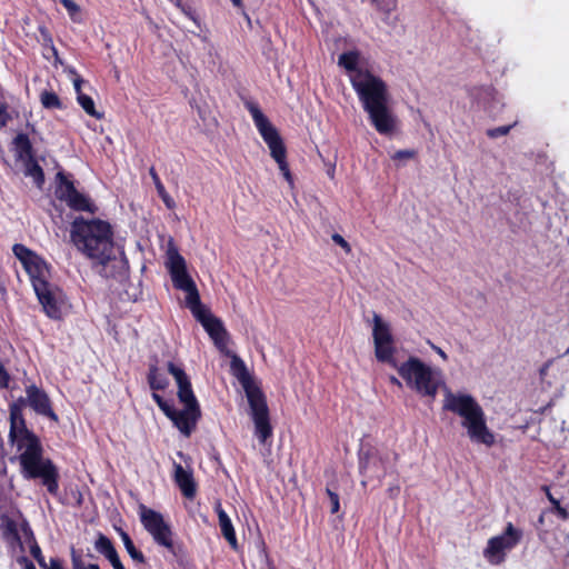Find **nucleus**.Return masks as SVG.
<instances>
[{"instance_id": "obj_1", "label": "nucleus", "mask_w": 569, "mask_h": 569, "mask_svg": "<svg viewBox=\"0 0 569 569\" xmlns=\"http://www.w3.org/2000/svg\"><path fill=\"white\" fill-rule=\"evenodd\" d=\"M28 405L38 415L58 421L47 392L36 385L26 388V398H20L10 407L9 438L17 447L22 475L26 479H41L49 493L56 496L59 490V472L50 459L42 456L39 438L26 427L22 406Z\"/></svg>"}, {"instance_id": "obj_2", "label": "nucleus", "mask_w": 569, "mask_h": 569, "mask_svg": "<svg viewBox=\"0 0 569 569\" xmlns=\"http://www.w3.org/2000/svg\"><path fill=\"white\" fill-rule=\"evenodd\" d=\"M359 60L360 52L350 50L339 56L338 64L348 72L350 83L373 128L380 134H391L397 120L389 108L387 83L370 70L359 67Z\"/></svg>"}, {"instance_id": "obj_3", "label": "nucleus", "mask_w": 569, "mask_h": 569, "mask_svg": "<svg viewBox=\"0 0 569 569\" xmlns=\"http://www.w3.org/2000/svg\"><path fill=\"white\" fill-rule=\"evenodd\" d=\"M71 241L102 277H116L124 271V253L113 242L109 222L100 219L76 218L70 229Z\"/></svg>"}, {"instance_id": "obj_4", "label": "nucleus", "mask_w": 569, "mask_h": 569, "mask_svg": "<svg viewBox=\"0 0 569 569\" xmlns=\"http://www.w3.org/2000/svg\"><path fill=\"white\" fill-rule=\"evenodd\" d=\"M443 410L462 418L461 426L467 430L471 442L490 448L496 442L495 433L488 428L481 406L471 395L446 392Z\"/></svg>"}, {"instance_id": "obj_5", "label": "nucleus", "mask_w": 569, "mask_h": 569, "mask_svg": "<svg viewBox=\"0 0 569 569\" xmlns=\"http://www.w3.org/2000/svg\"><path fill=\"white\" fill-rule=\"evenodd\" d=\"M168 371L176 380L178 387L179 401L184 406L182 410H177L172 406V415L167 416L179 431L189 437L197 426V422L201 416L200 406L193 393L189 377L184 370L173 362H168Z\"/></svg>"}, {"instance_id": "obj_6", "label": "nucleus", "mask_w": 569, "mask_h": 569, "mask_svg": "<svg viewBox=\"0 0 569 569\" xmlns=\"http://www.w3.org/2000/svg\"><path fill=\"white\" fill-rule=\"evenodd\" d=\"M251 118L264 143L270 150L271 158L278 164V168L284 180L292 187L293 176L287 161V148L278 129L271 123L268 117L257 104L251 103Z\"/></svg>"}, {"instance_id": "obj_7", "label": "nucleus", "mask_w": 569, "mask_h": 569, "mask_svg": "<svg viewBox=\"0 0 569 569\" xmlns=\"http://www.w3.org/2000/svg\"><path fill=\"white\" fill-rule=\"evenodd\" d=\"M251 421L253 435L263 448V456L271 455L273 443V426L267 397L260 385L251 377Z\"/></svg>"}, {"instance_id": "obj_8", "label": "nucleus", "mask_w": 569, "mask_h": 569, "mask_svg": "<svg viewBox=\"0 0 569 569\" xmlns=\"http://www.w3.org/2000/svg\"><path fill=\"white\" fill-rule=\"evenodd\" d=\"M396 369L409 388L421 396L436 397L439 381L436 379L431 367L418 357L410 356L407 361L400 363Z\"/></svg>"}, {"instance_id": "obj_9", "label": "nucleus", "mask_w": 569, "mask_h": 569, "mask_svg": "<svg viewBox=\"0 0 569 569\" xmlns=\"http://www.w3.org/2000/svg\"><path fill=\"white\" fill-rule=\"evenodd\" d=\"M32 286L44 313L53 320L61 319L69 307L64 292L47 281L46 273L36 277Z\"/></svg>"}, {"instance_id": "obj_10", "label": "nucleus", "mask_w": 569, "mask_h": 569, "mask_svg": "<svg viewBox=\"0 0 569 569\" xmlns=\"http://www.w3.org/2000/svg\"><path fill=\"white\" fill-rule=\"evenodd\" d=\"M522 537V530L508 522L500 535L488 540L482 552L485 559L492 566H500L506 561L507 553L520 543Z\"/></svg>"}, {"instance_id": "obj_11", "label": "nucleus", "mask_w": 569, "mask_h": 569, "mask_svg": "<svg viewBox=\"0 0 569 569\" xmlns=\"http://www.w3.org/2000/svg\"><path fill=\"white\" fill-rule=\"evenodd\" d=\"M167 268L174 287L187 293L188 308L192 309L201 303L196 283L187 272L186 260L176 249L168 250Z\"/></svg>"}, {"instance_id": "obj_12", "label": "nucleus", "mask_w": 569, "mask_h": 569, "mask_svg": "<svg viewBox=\"0 0 569 569\" xmlns=\"http://www.w3.org/2000/svg\"><path fill=\"white\" fill-rule=\"evenodd\" d=\"M167 268L174 287L187 293L188 308L192 309L201 303L196 283L187 272L186 260L176 249L168 250Z\"/></svg>"}, {"instance_id": "obj_13", "label": "nucleus", "mask_w": 569, "mask_h": 569, "mask_svg": "<svg viewBox=\"0 0 569 569\" xmlns=\"http://www.w3.org/2000/svg\"><path fill=\"white\" fill-rule=\"evenodd\" d=\"M139 517L143 528L151 535L153 540L167 548L173 549L172 531L170 525L164 521L163 516L144 505L139 506Z\"/></svg>"}, {"instance_id": "obj_14", "label": "nucleus", "mask_w": 569, "mask_h": 569, "mask_svg": "<svg viewBox=\"0 0 569 569\" xmlns=\"http://www.w3.org/2000/svg\"><path fill=\"white\" fill-rule=\"evenodd\" d=\"M58 186L56 196L59 200L64 201L71 209L77 211H88L93 213L96 206L88 197L80 193L73 186V182L68 180L62 172L57 173Z\"/></svg>"}, {"instance_id": "obj_15", "label": "nucleus", "mask_w": 569, "mask_h": 569, "mask_svg": "<svg viewBox=\"0 0 569 569\" xmlns=\"http://www.w3.org/2000/svg\"><path fill=\"white\" fill-rule=\"evenodd\" d=\"M190 310L213 340L216 347L224 352L227 350V331L221 321L213 317L201 303Z\"/></svg>"}, {"instance_id": "obj_16", "label": "nucleus", "mask_w": 569, "mask_h": 569, "mask_svg": "<svg viewBox=\"0 0 569 569\" xmlns=\"http://www.w3.org/2000/svg\"><path fill=\"white\" fill-rule=\"evenodd\" d=\"M387 458L376 456L372 450L360 453L359 471L367 479L373 478L381 481L387 475Z\"/></svg>"}, {"instance_id": "obj_17", "label": "nucleus", "mask_w": 569, "mask_h": 569, "mask_svg": "<svg viewBox=\"0 0 569 569\" xmlns=\"http://www.w3.org/2000/svg\"><path fill=\"white\" fill-rule=\"evenodd\" d=\"M12 250L14 256L22 262L31 280L47 272L46 263L26 246L17 243Z\"/></svg>"}, {"instance_id": "obj_18", "label": "nucleus", "mask_w": 569, "mask_h": 569, "mask_svg": "<svg viewBox=\"0 0 569 569\" xmlns=\"http://www.w3.org/2000/svg\"><path fill=\"white\" fill-rule=\"evenodd\" d=\"M224 352L231 357L230 371L232 376L238 379L239 383L242 387L243 396L249 402V372L247 366L244 361L237 355L231 353L228 350H226Z\"/></svg>"}, {"instance_id": "obj_19", "label": "nucleus", "mask_w": 569, "mask_h": 569, "mask_svg": "<svg viewBox=\"0 0 569 569\" xmlns=\"http://www.w3.org/2000/svg\"><path fill=\"white\" fill-rule=\"evenodd\" d=\"M174 481L182 495L192 499L196 496V482L192 472L184 470L180 463L174 462Z\"/></svg>"}, {"instance_id": "obj_20", "label": "nucleus", "mask_w": 569, "mask_h": 569, "mask_svg": "<svg viewBox=\"0 0 569 569\" xmlns=\"http://www.w3.org/2000/svg\"><path fill=\"white\" fill-rule=\"evenodd\" d=\"M13 151L16 159L21 162L34 157L32 143L26 133H19L13 139Z\"/></svg>"}, {"instance_id": "obj_21", "label": "nucleus", "mask_w": 569, "mask_h": 569, "mask_svg": "<svg viewBox=\"0 0 569 569\" xmlns=\"http://www.w3.org/2000/svg\"><path fill=\"white\" fill-rule=\"evenodd\" d=\"M82 82H83V80L79 76H77L73 79V87L77 92V100H78L79 104L81 106V108L89 116H91L96 119H100L102 117V114L96 110L94 101L92 100V98L81 92Z\"/></svg>"}, {"instance_id": "obj_22", "label": "nucleus", "mask_w": 569, "mask_h": 569, "mask_svg": "<svg viewBox=\"0 0 569 569\" xmlns=\"http://www.w3.org/2000/svg\"><path fill=\"white\" fill-rule=\"evenodd\" d=\"M216 511L218 513L219 526L223 537L227 539V541L233 549H237V539L231 520L228 517L227 512L222 509L221 503H217Z\"/></svg>"}, {"instance_id": "obj_23", "label": "nucleus", "mask_w": 569, "mask_h": 569, "mask_svg": "<svg viewBox=\"0 0 569 569\" xmlns=\"http://www.w3.org/2000/svg\"><path fill=\"white\" fill-rule=\"evenodd\" d=\"M373 342L378 343H389L393 342V337L391 335L390 328L387 323H385L379 315L373 316Z\"/></svg>"}, {"instance_id": "obj_24", "label": "nucleus", "mask_w": 569, "mask_h": 569, "mask_svg": "<svg viewBox=\"0 0 569 569\" xmlns=\"http://www.w3.org/2000/svg\"><path fill=\"white\" fill-rule=\"evenodd\" d=\"M395 352L396 348L393 342L375 345V355L377 360L382 363H388L396 369L399 365L395 359Z\"/></svg>"}, {"instance_id": "obj_25", "label": "nucleus", "mask_w": 569, "mask_h": 569, "mask_svg": "<svg viewBox=\"0 0 569 569\" xmlns=\"http://www.w3.org/2000/svg\"><path fill=\"white\" fill-rule=\"evenodd\" d=\"M24 167V174L33 179L34 183L41 188L44 182V173L42 168L37 162L36 158L22 161Z\"/></svg>"}, {"instance_id": "obj_26", "label": "nucleus", "mask_w": 569, "mask_h": 569, "mask_svg": "<svg viewBox=\"0 0 569 569\" xmlns=\"http://www.w3.org/2000/svg\"><path fill=\"white\" fill-rule=\"evenodd\" d=\"M148 383L153 391L164 390L169 386V380L157 366L151 365L148 372Z\"/></svg>"}, {"instance_id": "obj_27", "label": "nucleus", "mask_w": 569, "mask_h": 569, "mask_svg": "<svg viewBox=\"0 0 569 569\" xmlns=\"http://www.w3.org/2000/svg\"><path fill=\"white\" fill-rule=\"evenodd\" d=\"M94 548L99 553L103 555L109 561L119 556L111 540L104 535H99L98 539L94 542Z\"/></svg>"}, {"instance_id": "obj_28", "label": "nucleus", "mask_w": 569, "mask_h": 569, "mask_svg": "<svg viewBox=\"0 0 569 569\" xmlns=\"http://www.w3.org/2000/svg\"><path fill=\"white\" fill-rule=\"evenodd\" d=\"M149 173L152 178V181L154 183L157 192H158L159 197L162 199V201L164 202L166 207L169 209L174 208L176 203H174L173 199L166 191V188L162 184V182L153 167L150 168Z\"/></svg>"}, {"instance_id": "obj_29", "label": "nucleus", "mask_w": 569, "mask_h": 569, "mask_svg": "<svg viewBox=\"0 0 569 569\" xmlns=\"http://www.w3.org/2000/svg\"><path fill=\"white\" fill-rule=\"evenodd\" d=\"M119 535H120V538L123 542V546H124L127 552L132 558V560L140 562V563H144L146 558H144L143 553L134 547L133 541L131 540L130 536L123 530H120Z\"/></svg>"}, {"instance_id": "obj_30", "label": "nucleus", "mask_w": 569, "mask_h": 569, "mask_svg": "<svg viewBox=\"0 0 569 569\" xmlns=\"http://www.w3.org/2000/svg\"><path fill=\"white\" fill-rule=\"evenodd\" d=\"M40 101L46 109H61L62 103L59 97L52 91H43Z\"/></svg>"}, {"instance_id": "obj_31", "label": "nucleus", "mask_w": 569, "mask_h": 569, "mask_svg": "<svg viewBox=\"0 0 569 569\" xmlns=\"http://www.w3.org/2000/svg\"><path fill=\"white\" fill-rule=\"evenodd\" d=\"M60 2L67 9L73 22H81V9L73 0H60Z\"/></svg>"}, {"instance_id": "obj_32", "label": "nucleus", "mask_w": 569, "mask_h": 569, "mask_svg": "<svg viewBox=\"0 0 569 569\" xmlns=\"http://www.w3.org/2000/svg\"><path fill=\"white\" fill-rule=\"evenodd\" d=\"M398 0H376L373 6L376 9L386 14L389 16L392 11L397 9Z\"/></svg>"}, {"instance_id": "obj_33", "label": "nucleus", "mask_w": 569, "mask_h": 569, "mask_svg": "<svg viewBox=\"0 0 569 569\" xmlns=\"http://www.w3.org/2000/svg\"><path fill=\"white\" fill-rule=\"evenodd\" d=\"M71 565L72 569H100L97 563L86 562L74 550L71 553Z\"/></svg>"}, {"instance_id": "obj_34", "label": "nucleus", "mask_w": 569, "mask_h": 569, "mask_svg": "<svg viewBox=\"0 0 569 569\" xmlns=\"http://www.w3.org/2000/svg\"><path fill=\"white\" fill-rule=\"evenodd\" d=\"M326 493L330 500V512L332 515L339 512V510H340L339 495L336 491H333L329 486H327V488H326Z\"/></svg>"}, {"instance_id": "obj_35", "label": "nucleus", "mask_w": 569, "mask_h": 569, "mask_svg": "<svg viewBox=\"0 0 569 569\" xmlns=\"http://www.w3.org/2000/svg\"><path fill=\"white\" fill-rule=\"evenodd\" d=\"M516 123L508 126H500L487 130V136L491 139H497L502 136H507Z\"/></svg>"}, {"instance_id": "obj_36", "label": "nucleus", "mask_w": 569, "mask_h": 569, "mask_svg": "<svg viewBox=\"0 0 569 569\" xmlns=\"http://www.w3.org/2000/svg\"><path fill=\"white\" fill-rule=\"evenodd\" d=\"M152 399L156 401L158 407L161 409V411L166 416L172 415V405H170L168 401H166L160 395H158L157 392L153 391Z\"/></svg>"}, {"instance_id": "obj_37", "label": "nucleus", "mask_w": 569, "mask_h": 569, "mask_svg": "<svg viewBox=\"0 0 569 569\" xmlns=\"http://www.w3.org/2000/svg\"><path fill=\"white\" fill-rule=\"evenodd\" d=\"M416 156H417V151L416 150L406 149V150H398V151H396L391 156V159L393 161H402V160L413 159V158H416Z\"/></svg>"}, {"instance_id": "obj_38", "label": "nucleus", "mask_w": 569, "mask_h": 569, "mask_svg": "<svg viewBox=\"0 0 569 569\" xmlns=\"http://www.w3.org/2000/svg\"><path fill=\"white\" fill-rule=\"evenodd\" d=\"M551 509L550 511L556 513L561 520H568L569 519V512L566 508H563L560 505L559 500H551Z\"/></svg>"}, {"instance_id": "obj_39", "label": "nucleus", "mask_w": 569, "mask_h": 569, "mask_svg": "<svg viewBox=\"0 0 569 569\" xmlns=\"http://www.w3.org/2000/svg\"><path fill=\"white\" fill-rule=\"evenodd\" d=\"M331 239H332V241H333L336 244L340 246V247L345 250V252H346L347 254H349V253L351 252V246L349 244V242H348V241H347V240H346L341 234H339V233H333V234L331 236Z\"/></svg>"}, {"instance_id": "obj_40", "label": "nucleus", "mask_w": 569, "mask_h": 569, "mask_svg": "<svg viewBox=\"0 0 569 569\" xmlns=\"http://www.w3.org/2000/svg\"><path fill=\"white\" fill-rule=\"evenodd\" d=\"M30 552H31L32 557L38 561L40 567L41 568H46V563L47 562H46V560H44V558L42 556L40 547L37 543L31 546Z\"/></svg>"}, {"instance_id": "obj_41", "label": "nucleus", "mask_w": 569, "mask_h": 569, "mask_svg": "<svg viewBox=\"0 0 569 569\" xmlns=\"http://www.w3.org/2000/svg\"><path fill=\"white\" fill-rule=\"evenodd\" d=\"M10 375L4 368L3 363L0 361V389H4L9 387Z\"/></svg>"}, {"instance_id": "obj_42", "label": "nucleus", "mask_w": 569, "mask_h": 569, "mask_svg": "<svg viewBox=\"0 0 569 569\" xmlns=\"http://www.w3.org/2000/svg\"><path fill=\"white\" fill-rule=\"evenodd\" d=\"M18 563L21 565L23 569H37L33 562L27 557L18 558Z\"/></svg>"}, {"instance_id": "obj_43", "label": "nucleus", "mask_w": 569, "mask_h": 569, "mask_svg": "<svg viewBox=\"0 0 569 569\" xmlns=\"http://www.w3.org/2000/svg\"><path fill=\"white\" fill-rule=\"evenodd\" d=\"M43 569H63L61 561L58 558H51L49 565L46 563Z\"/></svg>"}, {"instance_id": "obj_44", "label": "nucleus", "mask_w": 569, "mask_h": 569, "mask_svg": "<svg viewBox=\"0 0 569 569\" xmlns=\"http://www.w3.org/2000/svg\"><path fill=\"white\" fill-rule=\"evenodd\" d=\"M9 120V114L4 108H0V128L4 127Z\"/></svg>"}, {"instance_id": "obj_45", "label": "nucleus", "mask_w": 569, "mask_h": 569, "mask_svg": "<svg viewBox=\"0 0 569 569\" xmlns=\"http://www.w3.org/2000/svg\"><path fill=\"white\" fill-rule=\"evenodd\" d=\"M109 562L111 563L113 569H124V566L122 565L119 556L116 557L114 559H111Z\"/></svg>"}, {"instance_id": "obj_46", "label": "nucleus", "mask_w": 569, "mask_h": 569, "mask_svg": "<svg viewBox=\"0 0 569 569\" xmlns=\"http://www.w3.org/2000/svg\"><path fill=\"white\" fill-rule=\"evenodd\" d=\"M399 492H400L399 486L390 487L388 489L389 497H391V498H396L399 495Z\"/></svg>"}, {"instance_id": "obj_47", "label": "nucleus", "mask_w": 569, "mask_h": 569, "mask_svg": "<svg viewBox=\"0 0 569 569\" xmlns=\"http://www.w3.org/2000/svg\"><path fill=\"white\" fill-rule=\"evenodd\" d=\"M545 490H546V495H547V498L548 500L551 502V500H557L550 492L549 488L548 487H545Z\"/></svg>"}, {"instance_id": "obj_48", "label": "nucleus", "mask_w": 569, "mask_h": 569, "mask_svg": "<svg viewBox=\"0 0 569 569\" xmlns=\"http://www.w3.org/2000/svg\"><path fill=\"white\" fill-rule=\"evenodd\" d=\"M390 382L393 383V385H397L399 387H401V382L399 381L398 378H396L395 376H391L390 377Z\"/></svg>"}, {"instance_id": "obj_49", "label": "nucleus", "mask_w": 569, "mask_h": 569, "mask_svg": "<svg viewBox=\"0 0 569 569\" xmlns=\"http://www.w3.org/2000/svg\"><path fill=\"white\" fill-rule=\"evenodd\" d=\"M231 1H232V3H233V6H234V7L240 8V9H242V8H243V7H242V1H241V0H231Z\"/></svg>"}, {"instance_id": "obj_50", "label": "nucleus", "mask_w": 569, "mask_h": 569, "mask_svg": "<svg viewBox=\"0 0 569 569\" xmlns=\"http://www.w3.org/2000/svg\"><path fill=\"white\" fill-rule=\"evenodd\" d=\"M545 521V517H543V513L540 515L539 519H538V523L539 525H542Z\"/></svg>"}, {"instance_id": "obj_51", "label": "nucleus", "mask_w": 569, "mask_h": 569, "mask_svg": "<svg viewBox=\"0 0 569 569\" xmlns=\"http://www.w3.org/2000/svg\"><path fill=\"white\" fill-rule=\"evenodd\" d=\"M172 3H174L177 7L181 6V0H170Z\"/></svg>"}, {"instance_id": "obj_52", "label": "nucleus", "mask_w": 569, "mask_h": 569, "mask_svg": "<svg viewBox=\"0 0 569 569\" xmlns=\"http://www.w3.org/2000/svg\"><path fill=\"white\" fill-rule=\"evenodd\" d=\"M438 352H439V356H441L443 359L447 358L446 353L441 349H439Z\"/></svg>"}, {"instance_id": "obj_53", "label": "nucleus", "mask_w": 569, "mask_h": 569, "mask_svg": "<svg viewBox=\"0 0 569 569\" xmlns=\"http://www.w3.org/2000/svg\"><path fill=\"white\" fill-rule=\"evenodd\" d=\"M243 104H244V107H246L247 109H249V100H246V99H244V100H243Z\"/></svg>"}, {"instance_id": "obj_54", "label": "nucleus", "mask_w": 569, "mask_h": 569, "mask_svg": "<svg viewBox=\"0 0 569 569\" xmlns=\"http://www.w3.org/2000/svg\"><path fill=\"white\" fill-rule=\"evenodd\" d=\"M398 458H399V455H398L397 452H395V453H393V459H395V461H397V460H398Z\"/></svg>"}, {"instance_id": "obj_55", "label": "nucleus", "mask_w": 569, "mask_h": 569, "mask_svg": "<svg viewBox=\"0 0 569 569\" xmlns=\"http://www.w3.org/2000/svg\"><path fill=\"white\" fill-rule=\"evenodd\" d=\"M242 13L243 16L247 18V20H250V17H247V13L244 12V10L242 9Z\"/></svg>"}, {"instance_id": "obj_56", "label": "nucleus", "mask_w": 569, "mask_h": 569, "mask_svg": "<svg viewBox=\"0 0 569 569\" xmlns=\"http://www.w3.org/2000/svg\"><path fill=\"white\" fill-rule=\"evenodd\" d=\"M361 485L365 487L367 485V480H362Z\"/></svg>"}, {"instance_id": "obj_57", "label": "nucleus", "mask_w": 569, "mask_h": 569, "mask_svg": "<svg viewBox=\"0 0 569 569\" xmlns=\"http://www.w3.org/2000/svg\"><path fill=\"white\" fill-rule=\"evenodd\" d=\"M568 353H569V348H568V349H567V351H566V355H568Z\"/></svg>"}, {"instance_id": "obj_58", "label": "nucleus", "mask_w": 569, "mask_h": 569, "mask_svg": "<svg viewBox=\"0 0 569 569\" xmlns=\"http://www.w3.org/2000/svg\"><path fill=\"white\" fill-rule=\"evenodd\" d=\"M376 0H371V3L373 4Z\"/></svg>"}]
</instances>
